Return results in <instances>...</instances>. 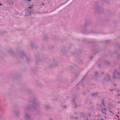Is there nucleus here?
I'll return each mask as SVG.
<instances>
[{"mask_svg": "<svg viewBox=\"0 0 120 120\" xmlns=\"http://www.w3.org/2000/svg\"><path fill=\"white\" fill-rule=\"evenodd\" d=\"M2 4L1 3H0V6H2Z\"/></svg>", "mask_w": 120, "mask_h": 120, "instance_id": "6", "label": "nucleus"}, {"mask_svg": "<svg viewBox=\"0 0 120 120\" xmlns=\"http://www.w3.org/2000/svg\"><path fill=\"white\" fill-rule=\"evenodd\" d=\"M101 120H103V119H101Z\"/></svg>", "mask_w": 120, "mask_h": 120, "instance_id": "13", "label": "nucleus"}, {"mask_svg": "<svg viewBox=\"0 0 120 120\" xmlns=\"http://www.w3.org/2000/svg\"><path fill=\"white\" fill-rule=\"evenodd\" d=\"M116 116H117V118H119V116H118V115H116Z\"/></svg>", "mask_w": 120, "mask_h": 120, "instance_id": "5", "label": "nucleus"}, {"mask_svg": "<svg viewBox=\"0 0 120 120\" xmlns=\"http://www.w3.org/2000/svg\"><path fill=\"white\" fill-rule=\"evenodd\" d=\"M97 94V93H95V94H93L92 95L93 96H94L95 95V94Z\"/></svg>", "mask_w": 120, "mask_h": 120, "instance_id": "4", "label": "nucleus"}, {"mask_svg": "<svg viewBox=\"0 0 120 120\" xmlns=\"http://www.w3.org/2000/svg\"><path fill=\"white\" fill-rule=\"evenodd\" d=\"M104 101L103 100H102V104H103L104 106H105V104L104 102Z\"/></svg>", "mask_w": 120, "mask_h": 120, "instance_id": "3", "label": "nucleus"}, {"mask_svg": "<svg viewBox=\"0 0 120 120\" xmlns=\"http://www.w3.org/2000/svg\"><path fill=\"white\" fill-rule=\"evenodd\" d=\"M113 78H115V77L114 76H113Z\"/></svg>", "mask_w": 120, "mask_h": 120, "instance_id": "10", "label": "nucleus"}, {"mask_svg": "<svg viewBox=\"0 0 120 120\" xmlns=\"http://www.w3.org/2000/svg\"><path fill=\"white\" fill-rule=\"evenodd\" d=\"M110 112L111 113V111H110Z\"/></svg>", "mask_w": 120, "mask_h": 120, "instance_id": "15", "label": "nucleus"}, {"mask_svg": "<svg viewBox=\"0 0 120 120\" xmlns=\"http://www.w3.org/2000/svg\"><path fill=\"white\" fill-rule=\"evenodd\" d=\"M64 107H65V108L66 107V106H64Z\"/></svg>", "mask_w": 120, "mask_h": 120, "instance_id": "14", "label": "nucleus"}, {"mask_svg": "<svg viewBox=\"0 0 120 120\" xmlns=\"http://www.w3.org/2000/svg\"><path fill=\"white\" fill-rule=\"evenodd\" d=\"M105 118H106V119L107 118L106 117H105Z\"/></svg>", "mask_w": 120, "mask_h": 120, "instance_id": "11", "label": "nucleus"}, {"mask_svg": "<svg viewBox=\"0 0 120 120\" xmlns=\"http://www.w3.org/2000/svg\"><path fill=\"white\" fill-rule=\"evenodd\" d=\"M118 120H120L119 119H118Z\"/></svg>", "mask_w": 120, "mask_h": 120, "instance_id": "16", "label": "nucleus"}, {"mask_svg": "<svg viewBox=\"0 0 120 120\" xmlns=\"http://www.w3.org/2000/svg\"><path fill=\"white\" fill-rule=\"evenodd\" d=\"M101 111L103 113H104L105 114V112L106 111V109L105 108H102L101 109Z\"/></svg>", "mask_w": 120, "mask_h": 120, "instance_id": "1", "label": "nucleus"}, {"mask_svg": "<svg viewBox=\"0 0 120 120\" xmlns=\"http://www.w3.org/2000/svg\"><path fill=\"white\" fill-rule=\"evenodd\" d=\"M120 95L119 94H118V96H120Z\"/></svg>", "mask_w": 120, "mask_h": 120, "instance_id": "12", "label": "nucleus"}, {"mask_svg": "<svg viewBox=\"0 0 120 120\" xmlns=\"http://www.w3.org/2000/svg\"><path fill=\"white\" fill-rule=\"evenodd\" d=\"M120 101H118V103H120Z\"/></svg>", "mask_w": 120, "mask_h": 120, "instance_id": "9", "label": "nucleus"}, {"mask_svg": "<svg viewBox=\"0 0 120 120\" xmlns=\"http://www.w3.org/2000/svg\"><path fill=\"white\" fill-rule=\"evenodd\" d=\"M28 1H30L31 0H27Z\"/></svg>", "mask_w": 120, "mask_h": 120, "instance_id": "8", "label": "nucleus"}, {"mask_svg": "<svg viewBox=\"0 0 120 120\" xmlns=\"http://www.w3.org/2000/svg\"><path fill=\"white\" fill-rule=\"evenodd\" d=\"M29 8H32V7H29Z\"/></svg>", "mask_w": 120, "mask_h": 120, "instance_id": "7", "label": "nucleus"}, {"mask_svg": "<svg viewBox=\"0 0 120 120\" xmlns=\"http://www.w3.org/2000/svg\"><path fill=\"white\" fill-rule=\"evenodd\" d=\"M117 73L118 75H119V74H120L119 73V72H117V71H115V73H114V72L113 73V75H114V74H116Z\"/></svg>", "mask_w": 120, "mask_h": 120, "instance_id": "2", "label": "nucleus"}]
</instances>
